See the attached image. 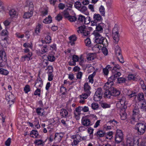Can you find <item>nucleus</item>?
I'll return each mask as SVG.
<instances>
[{"label": "nucleus", "mask_w": 146, "mask_h": 146, "mask_svg": "<svg viewBox=\"0 0 146 146\" xmlns=\"http://www.w3.org/2000/svg\"><path fill=\"white\" fill-rule=\"evenodd\" d=\"M23 46L25 48H29L32 49L33 47L32 44L29 43H25L23 44Z\"/></svg>", "instance_id": "13d9d810"}, {"label": "nucleus", "mask_w": 146, "mask_h": 146, "mask_svg": "<svg viewBox=\"0 0 146 146\" xmlns=\"http://www.w3.org/2000/svg\"><path fill=\"white\" fill-rule=\"evenodd\" d=\"M91 107L92 109L94 110H97L99 107V105L98 104L94 103L91 104Z\"/></svg>", "instance_id": "de8ad7c7"}, {"label": "nucleus", "mask_w": 146, "mask_h": 146, "mask_svg": "<svg viewBox=\"0 0 146 146\" xmlns=\"http://www.w3.org/2000/svg\"><path fill=\"white\" fill-rule=\"evenodd\" d=\"M106 135V139L111 140L113 137V133L112 131H110L107 133Z\"/></svg>", "instance_id": "e433bc0d"}, {"label": "nucleus", "mask_w": 146, "mask_h": 146, "mask_svg": "<svg viewBox=\"0 0 146 146\" xmlns=\"http://www.w3.org/2000/svg\"><path fill=\"white\" fill-rule=\"evenodd\" d=\"M43 85L42 82L41 80L40 79H37L35 84V86L37 88H38L42 87Z\"/></svg>", "instance_id": "cd10ccee"}, {"label": "nucleus", "mask_w": 146, "mask_h": 146, "mask_svg": "<svg viewBox=\"0 0 146 146\" xmlns=\"http://www.w3.org/2000/svg\"><path fill=\"white\" fill-rule=\"evenodd\" d=\"M95 93H96V94H98L99 95H100L102 96L103 92L101 88H98L97 89Z\"/></svg>", "instance_id": "c03bdc74"}, {"label": "nucleus", "mask_w": 146, "mask_h": 146, "mask_svg": "<svg viewBox=\"0 0 146 146\" xmlns=\"http://www.w3.org/2000/svg\"><path fill=\"white\" fill-rule=\"evenodd\" d=\"M70 138L71 145L72 146H77L82 140L81 137L79 134L72 135Z\"/></svg>", "instance_id": "7ed1b4c3"}, {"label": "nucleus", "mask_w": 146, "mask_h": 146, "mask_svg": "<svg viewBox=\"0 0 146 146\" xmlns=\"http://www.w3.org/2000/svg\"><path fill=\"white\" fill-rule=\"evenodd\" d=\"M94 20L96 21H101L102 19V18L101 15L99 14L95 13L94 14L93 17Z\"/></svg>", "instance_id": "aec40b11"}, {"label": "nucleus", "mask_w": 146, "mask_h": 146, "mask_svg": "<svg viewBox=\"0 0 146 146\" xmlns=\"http://www.w3.org/2000/svg\"><path fill=\"white\" fill-rule=\"evenodd\" d=\"M6 99L8 101L9 104H10L11 103V104H10L9 106L11 107V105L13 104L15 99V97L14 95L10 92H7L5 94Z\"/></svg>", "instance_id": "6e6552de"}, {"label": "nucleus", "mask_w": 146, "mask_h": 146, "mask_svg": "<svg viewBox=\"0 0 146 146\" xmlns=\"http://www.w3.org/2000/svg\"><path fill=\"white\" fill-rule=\"evenodd\" d=\"M53 67L52 66H49L47 67V68L46 69V70H48V72L47 73H52L53 72Z\"/></svg>", "instance_id": "bf43d9fd"}, {"label": "nucleus", "mask_w": 146, "mask_h": 146, "mask_svg": "<svg viewBox=\"0 0 146 146\" xmlns=\"http://www.w3.org/2000/svg\"><path fill=\"white\" fill-rule=\"evenodd\" d=\"M91 21L90 18V17H87L86 18H85L84 23L85 24H88Z\"/></svg>", "instance_id": "4d7b16f0"}, {"label": "nucleus", "mask_w": 146, "mask_h": 146, "mask_svg": "<svg viewBox=\"0 0 146 146\" xmlns=\"http://www.w3.org/2000/svg\"><path fill=\"white\" fill-rule=\"evenodd\" d=\"M112 67L110 65H108L105 68H103V72L105 76H107L108 74L109 70H111Z\"/></svg>", "instance_id": "a211bd4d"}, {"label": "nucleus", "mask_w": 146, "mask_h": 146, "mask_svg": "<svg viewBox=\"0 0 146 146\" xmlns=\"http://www.w3.org/2000/svg\"><path fill=\"white\" fill-rule=\"evenodd\" d=\"M60 91L62 94L65 95L67 92V90L65 87L63 86H62L60 89Z\"/></svg>", "instance_id": "3c124183"}, {"label": "nucleus", "mask_w": 146, "mask_h": 146, "mask_svg": "<svg viewBox=\"0 0 146 146\" xmlns=\"http://www.w3.org/2000/svg\"><path fill=\"white\" fill-rule=\"evenodd\" d=\"M115 80L114 77L112 76L108 79V82L105 84L104 88H107V87H110L113 85V82Z\"/></svg>", "instance_id": "1a4fd4ad"}, {"label": "nucleus", "mask_w": 146, "mask_h": 146, "mask_svg": "<svg viewBox=\"0 0 146 146\" xmlns=\"http://www.w3.org/2000/svg\"><path fill=\"white\" fill-rule=\"evenodd\" d=\"M41 26V25L40 24H38V25L37 26L35 30V32L37 34H38V33H40Z\"/></svg>", "instance_id": "338daca9"}, {"label": "nucleus", "mask_w": 146, "mask_h": 146, "mask_svg": "<svg viewBox=\"0 0 146 146\" xmlns=\"http://www.w3.org/2000/svg\"><path fill=\"white\" fill-rule=\"evenodd\" d=\"M85 43L86 46H90L91 43V41L90 38H87L85 40Z\"/></svg>", "instance_id": "6e6d98bb"}, {"label": "nucleus", "mask_w": 146, "mask_h": 146, "mask_svg": "<svg viewBox=\"0 0 146 146\" xmlns=\"http://www.w3.org/2000/svg\"><path fill=\"white\" fill-rule=\"evenodd\" d=\"M128 139H130L131 141L133 142V146L136 145L137 146H139V139L138 137L132 136L128 137Z\"/></svg>", "instance_id": "4468645a"}, {"label": "nucleus", "mask_w": 146, "mask_h": 146, "mask_svg": "<svg viewBox=\"0 0 146 146\" xmlns=\"http://www.w3.org/2000/svg\"><path fill=\"white\" fill-rule=\"evenodd\" d=\"M81 110L80 107L78 106L75 109L74 111V115L76 119L78 120L79 119V116L81 114Z\"/></svg>", "instance_id": "ddd939ff"}, {"label": "nucleus", "mask_w": 146, "mask_h": 146, "mask_svg": "<svg viewBox=\"0 0 146 146\" xmlns=\"http://www.w3.org/2000/svg\"><path fill=\"white\" fill-rule=\"evenodd\" d=\"M101 106L104 108H109L110 107V104L105 103H102L101 104Z\"/></svg>", "instance_id": "e2e57ef3"}, {"label": "nucleus", "mask_w": 146, "mask_h": 146, "mask_svg": "<svg viewBox=\"0 0 146 146\" xmlns=\"http://www.w3.org/2000/svg\"><path fill=\"white\" fill-rule=\"evenodd\" d=\"M77 31L79 33L82 34L83 36H87L90 34V32L88 31L87 28L84 25L79 27Z\"/></svg>", "instance_id": "0eeeda50"}, {"label": "nucleus", "mask_w": 146, "mask_h": 146, "mask_svg": "<svg viewBox=\"0 0 146 146\" xmlns=\"http://www.w3.org/2000/svg\"><path fill=\"white\" fill-rule=\"evenodd\" d=\"M32 59L31 57L28 56L27 55H25L21 58V60L24 61L25 60L29 61Z\"/></svg>", "instance_id": "58836bf2"}, {"label": "nucleus", "mask_w": 146, "mask_h": 146, "mask_svg": "<svg viewBox=\"0 0 146 146\" xmlns=\"http://www.w3.org/2000/svg\"><path fill=\"white\" fill-rule=\"evenodd\" d=\"M110 65L111 67H112L111 69L112 72H118V71L121 69V67L118 64H115L113 62Z\"/></svg>", "instance_id": "9d476101"}, {"label": "nucleus", "mask_w": 146, "mask_h": 146, "mask_svg": "<svg viewBox=\"0 0 146 146\" xmlns=\"http://www.w3.org/2000/svg\"><path fill=\"white\" fill-rule=\"evenodd\" d=\"M78 10L82 13H85L87 10V7L84 6H81Z\"/></svg>", "instance_id": "37998d69"}, {"label": "nucleus", "mask_w": 146, "mask_h": 146, "mask_svg": "<svg viewBox=\"0 0 146 146\" xmlns=\"http://www.w3.org/2000/svg\"><path fill=\"white\" fill-rule=\"evenodd\" d=\"M116 54L117 56L118 54H121V49L118 46H117L115 48Z\"/></svg>", "instance_id": "a18cd8bd"}, {"label": "nucleus", "mask_w": 146, "mask_h": 146, "mask_svg": "<svg viewBox=\"0 0 146 146\" xmlns=\"http://www.w3.org/2000/svg\"><path fill=\"white\" fill-rule=\"evenodd\" d=\"M82 6L81 3L78 1L74 3L75 7L78 9H79Z\"/></svg>", "instance_id": "8fccbe9b"}, {"label": "nucleus", "mask_w": 146, "mask_h": 146, "mask_svg": "<svg viewBox=\"0 0 146 146\" xmlns=\"http://www.w3.org/2000/svg\"><path fill=\"white\" fill-rule=\"evenodd\" d=\"M68 18L69 20L71 22L75 21L77 19L76 17L74 16H69Z\"/></svg>", "instance_id": "69168bd1"}, {"label": "nucleus", "mask_w": 146, "mask_h": 146, "mask_svg": "<svg viewBox=\"0 0 146 146\" xmlns=\"http://www.w3.org/2000/svg\"><path fill=\"white\" fill-rule=\"evenodd\" d=\"M82 123L85 126H90L92 125L90 120L87 118H84L82 119Z\"/></svg>", "instance_id": "9b49d317"}, {"label": "nucleus", "mask_w": 146, "mask_h": 146, "mask_svg": "<svg viewBox=\"0 0 146 146\" xmlns=\"http://www.w3.org/2000/svg\"><path fill=\"white\" fill-rule=\"evenodd\" d=\"M102 96L100 95H98V94H96V93H95L94 96V100L95 101H98L100 100L102 98Z\"/></svg>", "instance_id": "4c0bfd02"}, {"label": "nucleus", "mask_w": 146, "mask_h": 146, "mask_svg": "<svg viewBox=\"0 0 146 146\" xmlns=\"http://www.w3.org/2000/svg\"><path fill=\"white\" fill-rule=\"evenodd\" d=\"M139 114V110L137 108H136L133 110V116H135V115Z\"/></svg>", "instance_id": "5fc2aeb1"}, {"label": "nucleus", "mask_w": 146, "mask_h": 146, "mask_svg": "<svg viewBox=\"0 0 146 146\" xmlns=\"http://www.w3.org/2000/svg\"><path fill=\"white\" fill-rule=\"evenodd\" d=\"M47 59L49 61L52 62L55 60V58L53 55L49 54L47 56Z\"/></svg>", "instance_id": "a19ab883"}, {"label": "nucleus", "mask_w": 146, "mask_h": 146, "mask_svg": "<svg viewBox=\"0 0 146 146\" xmlns=\"http://www.w3.org/2000/svg\"><path fill=\"white\" fill-rule=\"evenodd\" d=\"M63 136V135L62 133H57L55 134L54 139L58 142H60Z\"/></svg>", "instance_id": "f3484780"}, {"label": "nucleus", "mask_w": 146, "mask_h": 146, "mask_svg": "<svg viewBox=\"0 0 146 146\" xmlns=\"http://www.w3.org/2000/svg\"><path fill=\"white\" fill-rule=\"evenodd\" d=\"M45 39L46 40V43H50L51 42V39L50 36L47 35L45 37Z\"/></svg>", "instance_id": "680f3d73"}, {"label": "nucleus", "mask_w": 146, "mask_h": 146, "mask_svg": "<svg viewBox=\"0 0 146 146\" xmlns=\"http://www.w3.org/2000/svg\"><path fill=\"white\" fill-rule=\"evenodd\" d=\"M123 134L121 130L118 129L115 136V142L118 143L122 141L123 139Z\"/></svg>", "instance_id": "39448f33"}, {"label": "nucleus", "mask_w": 146, "mask_h": 146, "mask_svg": "<svg viewBox=\"0 0 146 146\" xmlns=\"http://www.w3.org/2000/svg\"><path fill=\"white\" fill-rule=\"evenodd\" d=\"M52 21V18L49 15L48 17L46 18L43 20V22L45 24H48L50 23Z\"/></svg>", "instance_id": "c85d7f7f"}, {"label": "nucleus", "mask_w": 146, "mask_h": 146, "mask_svg": "<svg viewBox=\"0 0 146 146\" xmlns=\"http://www.w3.org/2000/svg\"><path fill=\"white\" fill-rule=\"evenodd\" d=\"M31 137L34 138H36L38 135V133L36 130H33L30 133Z\"/></svg>", "instance_id": "c756f323"}, {"label": "nucleus", "mask_w": 146, "mask_h": 146, "mask_svg": "<svg viewBox=\"0 0 146 146\" xmlns=\"http://www.w3.org/2000/svg\"><path fill=\"white\" fill-rule=\"evenodd\" d=\"M110 88L112 96H116L120 95V92L119 91L111 86Z\"/></svg>", "instance_id": "dca6fc26"}, {"label": "nucleus", "mask_w": 146, "mask_h": 146, "mask_svg": "<svg viewBox=\"0 0 146 146\" xmlns=\"http://www.w3.org/2000/svg\"><path fill=\"white\" fill-rule=\"evenodd\" d=\"M119 29L117 27H115L112 30V36L113 42L115 44H117L119 40Z\"/></svg>", "instance_id": "20e7f679"}, {"label": "nucleus", "mask_w": 146, "mask_h": 146, "mask_svg": "<svg viewBox=\"0 0 146 146\" xmlns=\"http://www.w3.org/2000/svg\"><path fill=\"white\" fill-rule=\"evenodd\" d=\"M121 110L123 111V112H120V115L121 116V120H125L126 118V114L125 112V110L124 111L123 109L122 110Z\"/></svg>", "instance_id": "2f4dec72"}, {"label": "nucleus", "mask_w": 146, "mask_h": 146, "mask_svg": "<svg viewBox=\"0 0 146 146\" xmlns=\"http://www.w3.org/2000/svg\"><path fill=\"white\" fill-rule=\"evenodd\" d=\"M100 13L102 16H105V11L104 7L101 5L99 8Z\"/></svg>", "instance_id": "c9c22d12"}, {"label": "nucleus", "mask_w": 146, "mask_h": 146, "mask_svg": "<svg viewBox=\"0 0 146 146\" xmlns=\"http://www.w3.org/2000/svg\"><path fill=\"white\" fill-rule=\"evenodd\" d=\"M124 146H133V142L131 141L130 139L127 138L126 144Z\"/></svg>", "instance_id": "09e8293b"}, {"label": "nucleus", "mask_w": 146, "mask_h": 146, "mask_svg": "<svg viewBox=\"0 0 146 146\" xmlns=\"http://www.w3.org/2000/svg\"><path fill=\"white\" fill-rule=\"evenodd\" d=\"M48 49L47 48V46L46 45H44L41 48V50H40L39 52L41 54H43L46 52H48Z\"/></svg>", "instance_id": "393cba45"}, {"label": "nucleus", "mask_w": 146, "mask_h": 146, "mask_svg": "<svg viewBox=\"0 0 146 146\" xmlns=\"http://www.w3.org/2000/svg\"><path fill=\"white\" fill-rule=\"evenodd\" d=\"M0 73L2 74L7 75L8 74L9 72L7 70L1 68H0Z\"/></svg>", "instance_id": "49530a36"}, {"label": "nucleus", "mask_w": 146, "mask_h": 146, "mask_svg": "<svg viewBox=\"0 0 146 146\" xmlns=\"http://www.w3.org/2000/svg\"><path fill=\"white\" fill-rule=\"evenodd\" d=\"M118 100L116 104V106L118 108L124 110H125L127 108L126 105L127 104V102L126 100V98L125 96L122 95H120L117 98Z\"/></svg>", "instance_id": "f257e3e1"}, {"label": "nucleus", "mask_w": 146, "mask_h": 146, "mask_svg": "<svg viewBox=\"0 0 146 146\" xmlns=\"http://www.w3.org/2000/svg\"><path fill=\"white\" fill-rule=\"evenodd\" d=\"M103 24H100L96 26V29L97 32H100L102 33L103 31V28L102 27Z\"/></svg>", "instance_id": "7c9ffc66"}, {"label": "nucleus", "mask_w": 146, "mask_h": 146, "mask_svg": "<svg viewBox=\"0 0 146 146\" xmlns=\"http://www.w3.org/2000/svg\"><path fill=\"white\" fill-rule=\"evenodd\" d=\"M107 88H104L106 90L104 94V97H106L108 98H110V97L112 96L111 90H110V88L107 87Z\"/></svg>", "instance_id": "2eb2a0df"}, {"label": "nucleus", "mask_w": 146, "mask_h": 146, "mask_svg": "<svg viewBox=\"0 0 146 146\" xmlns=\"http://www.w3.org/2000/svg\"><path fill=\"white\" fill-rule=\"evenodd\" d=\"M60 114L62 117L67 118L68 116V112L66 110L62 109L61 110Z\"/></svg>", "instance_id": "6ab92c4d"}, {"label": "nucleus", "mask_w": 146, "mask_h": 146, "mask_svg": "<svg viewBox=\"0 0 146 146\" xmlns=\"http://www.w3.org/2000/svg\"><path fill=\"white\" fill-rule=\"evenodd\" d=\"M135 127L137 130L139 134L140 135L143 134L145 132V130L146 126L144 124L141 123H137L136 124Z\"/></svg>", "instance_id": "423d86ee"}, {"label": "nucleus", "mask_w": 146, "mask_h": 146, "mask_svg": "<svg viewBox=\"0 0 146 146\" xmlns=\"http://www.w3.org/2000/svg\"><path fill=\"white\" fill-rule=\"evenodd\" d=\"M34 125L38 129L40 127V126L39 123V122L38 120H36L34 122Z\"/></svg>", "instance_id": "603ef678"}, {"label": "nucleus", "mask_w": 146, "mask_h": 146, "mask_svg": "<svg viewBox=\"0 0 146 146\" xmlns=\"http://www.w3.org/2000/svg\"><path fill=\"white\" fill-rule=\"evenodd\" d=\"M117 56L118 59L121 63H122L124 62L123 58L121 54H118V55Z\"/></svg>", "instance_id": "864d4df0"}, {"label": "nucleus", "mask_w": 146, "mask_h": 146, "mask_svg": "<svg viewBox=\"0 0 146 146\" xmlns=\"http://www.w3.org/2000/svg\"><path fill=\"white\" fill-rule=\"evenodd\" d=\"M131 93H129L128 92V93H127V95L128 96L129 98H131L133 97L136 96V93L133 92H132V91H130Z\"/></svg>", "instance_id": "052dcab7"}, {"label": "nucleus", "mask_w": 146, "mask_h": 146, "mask_svg": "<svg viewBox=\"0 0 146 146\" xmlns=\"http://www.w3.org/2000/svg\"><path fill=\"white\" fill-rule=\"evenodd\" d=\"M0 56L1 59L4 61H6L7 60V57L6 54L4 51H2L0 52Z\"/></svg>", "instance_id": "a878e982"}, {"label": "nucleus", "mask_w": 146, "mask_h": 146, "mask_svg": "<svg viewBox=\"0 0 146 146\" xmlns=\"http://www.w3.org/2000/svg\"><path fill=\"white\" fill-rule=\"evenodd\" d=\"M84 91L85 93H87L88 94H90L91 92L90 90L91 89L90 86L87 82L85 83L84 86Z\"/></svg>", "instance_id": "f8f14e48"}, {"label": "nucleus", "mask_w": 146, "mask_h": 146, "mask_svg": "<svg viewBox=\"0 0 146 146\" xmlns=\"http://www.w3.org/2000/svg\"><path fill=\"white\" fill-rule=\"evenodd\" d=\"M137 97L138 102L145 100L144 98V95L143 93H139Z\"/></svg>", "instance_id": "bb28decb"}, {"label": "nucleus", "mask_w": 146, "mask_h": 146, "mask_svg": "<svg viewBox=\"0 0 146 146\" xmlns=\"http://www.w3.org/2000/svg\"><path fill=\"white\" fill-rule=\"evenodd\" d=\"M28 7L29 10L33 11L34 9V6L33 3L32 2H30L29 3Z\"/></svg>", "instance_id": "0e129e2a"}, {"label": "nucleus", "mask_w": 146, "mask_h": 146, "mask_svg": "<svg viewBox=\"0 0 146 146\" xmlns=\"http://www.w3.org/2000/svg\"><path fill=\"white\" fill-rule=\"evenodd\" d=\"M68 10H70L71 9L69 8H67L62 12V13L64 16L66 18H68L70 16L69 15V13L68 11Z\"/></svg>", "instance_id": "f704fd0d"}, {"label": "nucleus", "mask_w": 146, "mask_h": 146, "mask_svg": "<svg viewBox=\"0 0 146 146\" xmlns=\"http://www.w3.org/2000/svg\"><path fill=\"white\" fill-rule=\"evenodd\" d=\"M105 134L106 133L105 132L102 130H99L96 133V134L97 136H99L100 137H104Z\"/></svg>", "instance_id": "72a5a7b5"}, {"label": "nucleus", "mask_w": 146, "mask_h": 146, "mask_svg": "<svg viewBox=\"0 0 146 146\" xmlns=\"http://www.w3.org/2000/svg\"><path fill=\"white\" fill-rule=\"evenodd\" d=\"M9 13L10 16L12 17H15L17 15V11L14 9L11 10L9 12Z\"/></svg>", "instance_id": "473e14b6"}, {"label": "nucleus", "mask_w": 146, "mask_h": 146, "mask_svg": "<svg viewBox=\"0 0 146 146\" xmlns=\"http://www.w3.org/2000/svg\"><path fill=\"white\" fill-rule=\"evenodd\" d=\"M36 112L37 114L41 116L44 115L45 114L44 110L41 108H38L36 110Z\"/></svg>", "instance_id": "4be33fe9"}, {"label": "nucleus", "mask_w": 146, "mask_h": 146, "mask_svg": "<svg viewBox=\"0 0 146 146\" xmlns=\"http://www.w3.org/2000/svg\"><path fill=\"white\" fill-rule=\"evenodd\" d=\"M95 75V73H93L92 74H90L89 76L88 79L89 80V82L92 84L94 82L93 78Z\"/></svg>", "instance_id": "ea45409f"}, {"label": "nucleus", "mask_w": 146, "mask_h": 146, "mask_svg": "<svg viewBox=\"0 0 146 146\" xmlns=\"http://www.w3.org/2000/svg\"><path fill=\"white\" fill-rule=\"evenodd\" d=\"M24 90L25 93H27L30 91L29 86L28 85H26L25 87Z\"/></svg>", "instance_id": "774afa93"}, {"label": "nucleus", "mask_w": 146, "mask_h": 146, "mask_svg": "<svg viewBox=\"0 0 146 146\" xmlns=\"http://www.w3.org/2000/svg\"><path fill=\"white\" fill-rule=\"evenodd\" d=\"M90 95L87 93H85L84 94H82V95H80V99L81 100H85L87 99L88 97Z\"/></svg>", "instance_id": "79ce46f5"}, {"label": "nucleus", "mask_w": 146, "mask_h": 146, "mask_svg": "<svg viewBox=\"0 0 146 146\" xmlns=\"http://www.w3.org/2000/svg\"><path fill=\"white\" fill-rule=\"evenodd\" d=\"M141 109L146 111V102L145 100L138 102Z\"/></svg>", "instance_id": "412c9836"}, {"label": "nucleus", "mask_w": 146, "mask_h": 146, "mask_svg": "<svg viewBox=\"0 0 146 146\" xmlns=\"http://www.w3.org/2000/svg\"><path fill=\"white\" fill-rule=\"evenodd\" d=\"M69 39L70 41V43H71V45L74 44V42L76 41L77 39V37L75 35H73L69 37Z\"/></svg>", "instance_id": "b1692460"}, {"label": "nucleus", "mask_w": 146, "mask_h": 146, "mask_svg": "<svg viewBox=\"0 0 146 146\" xmlns=\"http://www.w3.org/2000/svg\"><path fill=\"white\" fill-rule=\"evenodd\" d=\"M94 34L95 36L96 42L98 43L103 44L105 46L106 42V39L104 37L102 36L100 33L97 32H94Z\"/></svg>", "instance_id": "f03ea898"}, {"label": "nucleus", "mask_w": 146, "mask_h": 146, "mask_svg": "<svg viewBox=\"0 0 146 146\" xmlns=\"http://www.w3.org/2000/svg\"><path fill=\"white\" fill-rule=\"evenodd\" d=\"M28 11L25 13L23 15V18L25 19L29 18L33 15V11Z\"/></svg>", "instance_id": "5701e85b"}]
</instances>
